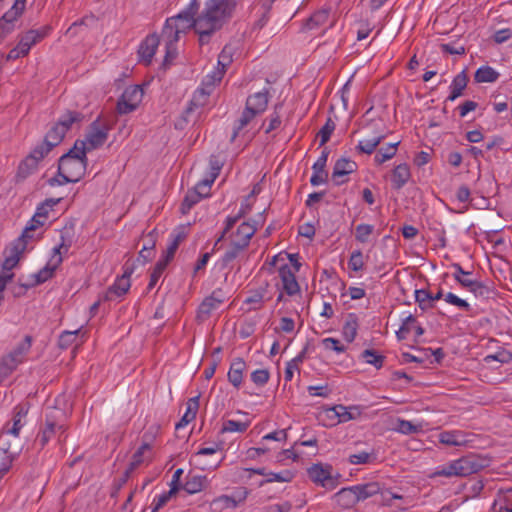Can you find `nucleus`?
<instances>
[{
  "instance_id": "1",
  "label": "nucleus",
  "mask_w": 512,
  "mask_h": 512,
  "mask_svg": "<svg viewBox=\"0 0 512 512\" xmlns=\"http://www.w3.org/2000/svg\"><path fill=\"white\" fill-rule=\"evenodd\" d=\"M232 8L233 3L229 0H208L204 10L195 17L199 3L192 0L184 11L166 20L159 39L165 45H175L181 33L193 28L199 35L200 45L208 44L212 34L229 21Z\"/></svg>"
},
{
  "instance_id": "2",
  "label": "nucleus",
  "mask_w": 512,
  "mask_h": 512,
  "mask_svg": "<svg viewBox=\"0 0 512 512\" xmlns=\"http://www.w3.org/2000/svg\"><path fill=\"white\" fill-rule=\"evenodd\" d=\"M224 74L223 69L217 68L211 74L204 77L201 87L195 91L188 107L183 112V119L185 122L189 121V116L195 108L203 107L207 103L208 97L212 93L215 85L220 83Z\"/></svg>"
},
{
  "instance_id": "3",
  "label": "nucleus",
  "mask_w": 512,
  "mask_h": 512,
  "mask_svg": "<svg viewBox=\"0 0 512 512\" xmlns=\"http://www.w3.org/2000/svg\"><path fill=\"white\" fill-rule=\"evenodd\" d=\"M113 122L108 119H102L98 117L88 127L85 139L83 140L88 147V150L92 151L105 144L108 139V133L112 129Z\"/></svg>"
},
{
  "instance_id": "4",
  "label": "nucleus",
  "mask_w": 512,
  "mask_h": 512,
  "mask_svg": "<svg viewBox=\"0 0 512 512\" xmlns=\"http://www.w3.org/2000/svg\"><path fill=\"white\" fill-rule=\"evenodd\" d=\"M87 161L71 159L69 154L60 157L58 171L65 174L64 182H78L85 174Z\"/></svg>"
},
{
  "instance_id": "5",
  "label": "nucleus",
  "mask_w": 512,
  "mask_h": 512,
  "mask_svg": "<svg viewBox=\"0 0 512 512\" xmlns=\"http://www.w3.org/2000/svg\"><path fill=\"white\" fill-rule=\"evenodd\" d=\"M143 89L139 85L127 87L117 101V112L128 114L137 109L143 98Z\"/></svg>"
},
{
  "instance_id": "6",
  "label": "nucleus",
  "mask_w": 512,
  "mask_h": 512,
  "mask_svg": "<svg viewBox=\"0 0 512 512\" xmlns=\"http://www.w3.org/2000/svg\"><path fill=\"white\" fill-rule=\"evenodd\" d=\"M134 271V263L126 262L124 265V273L118 277L114 284L108 288L106 293L103 295L105 301H112L117 297L125 295L130 286V276Z\"/></svg>"
},
{
  "instance_id": "7",
  "label": "nucleus",
  "mask_w": 512,
  "mask_h": 512,
  "mask_svg": "<svg viewBox=\"0 0 512 512\" xmlns=\"http://www.w3.org/2000/svg\"><path fill=\"white\" fill-rule=\"evenodd\" d=\"M460 477L477 473L489 465V459L478 454H468L456 460Z\"/></svg>"
},
{
  "instance_id": "8",
  "label": "nucleus",
  "mask_w": 512,
  "mask_h": 512,
  "mask_svg": "<svg viewBox=\"0 0 512 512\" xmlns=\"http://www.w3.org/2000/svg\"><path fill=\"white\" fill-rule=\"evenodd\" d=\"M210 189L211 188L207 186L206 182L199 181L196 186L189 190L184 197V200L181 204V212L183 214H187L190 209L201 199L209 196Z\"/></svg>"
},
{
  "instance_id": "9",
  "label": "nucleus",
  "mask_w": 512,
  "mask_h": 512,
  "mask_svg": "<svg viewBox=\"0 0 512 512\" xmlns=\"http://www.w3.org/2000/svg\"><path fill=\"white\" fill-rule=\"evenodd\" d=\"M27 248V244L22 239H16L11 245L5 249V259L2 264L3 270L10 271L20 261L21 255Z\"/></svg>"
},
{
  "instance_id": "10",
  "label": "nucleus",
  "mask_w": 512,
  "mask_h": 512,
  "mask_svg": "<svg viewBox=\"0 0 512 512\" xmlns=\"http://www.w3.org/2000/svg\"><path fill=\"white\" fill-rule=\"evenodd\" d=\"M455 281L463 288L468 289L477 298L489 299L495 296L494 289L483 282L474 279H461L458 277V274L455 275Z\"/></svg>"
},
{
  "instance_id": "11",
  "label": "nucleus",
  "mask_w": 512,
  "mask_h": 512,
  "mask_svg": "<svg viewBox=\"0 0 512 512\" xmlns=\"http://www.w3.org/2000/svg\"><path fill=\"white\" fill-rule=\"evenodd\" d=\"M332 467L330 465L314 464L308 469L309 478L323 487L333 488L335 481L331 476Z\"/></svg>"
},
{
  "instance_id": "12",
  "label": "nucleus",
  "mask_w": 512,
  "mask_h": 512,
  "mask_svg": "<svg viewBox=\"0 0 512 512\" xmlns=\"http://www.w3.org/2000/svg\"><path fill=\"white\" fill-rule=\"evenodd\" d=\"M356 169V162L347 158H340L336 161L334 165L331 179L335 185H342L347 181V179H345L344 177L355 172Z\"/></svg>"
},
{
  "instance_id": "13",
  "label": "nucleus",
  "mask_w": 512,
  "mask_h": 512,
  "mask_svg": "<svg viewBox=\"0 0 512 512\" xmlns=\"http://www.w3.org/2000/svg\"><path fill=\"white\" fill-rule=\"evenodd\" d=\"M279 277L282 281L283 290L287 295L293 296L300 291V286L295 277V271L292 270L289 264H281L278 268Z\"/></svg>"
},
{
  "instance_id": "14",
  "label": "nucleus",
  "mask_w": 512,
  "mask_h": 512,
  "mask_svg": "<svg viewBox=\"0 0 512 512\" xmlns=\"http://www.w3.org/2000/svg\"><path fill=\"white\" fill-rule=\"evenodd\" d=\"M373 135L359 142L356 149L360 153L364 154H372L376 147L381 143L382 140L385 139L386 135L383 133L381 129H379V125L377 123H373L372 125Z\"/></svg>"
},
{
  "instance_id": "15",
  "label": "nucleus",
  "mask_w": 512,
  "mask_h": 512,
  "mask_svg": "<svg viewBox=\"0 0 512 512\" xmlns=\"http://www.w3.org/2000/svg\"><path fill=\"white\" fill-rule=\"evenodd\" d=\"M159 43V36L152 34L147 36L145 40L140 44L138 55L140 60L144 62L145 65H149L151 63Z\"/></svg>"
},
{
  "instance_id": "16",
  "label": "nucleus",
  "mask_w": 512,
  "mask_h": 512,
  "mask_svg": "<svg viewBox=\"0 0 512 512\" xmlns=\"http://www.w3.org/2000/svg\"><path fill=\"white\" fill-rule=\"evenodd\" d=\"M357 501H365L368 498L373 497L376 494H380L384 497L385 491L379 482L371 481L363 484L354 485Z\"/></svg>"
},
{
  "instance_id": "17",
  "label": "nucleus",
  "mask_w": 512,
  "mask_h": 512,
  "mask_svg": "<svg viewBox=\"0 0 512 512\" xmlns=\"http://www.w3.org/2000/svg\"><path fill=\"white\" fill-rule=\"evenodd\" d=\"M268 102V90L257 92L247 98L245 108L253 112L255 115H259L267 109Z\"/></svg>"
},
{
  "instance_id": "18",
  "label": "nucleus",
  "mask_w": 512,
  "mask_h": 512,
  "mask_svg": "<svg viewBox=\"0 0 512 512\" xmlns=\"http://www.w3.org/2000/svg\"><path fill=\"white\" fill-rule=\"evenodd\" d=\"M49 30V27H44L42 30H29L23 34L18 43L20 48H23L22 53H29L31 47L41 41L47 35Z\"/></svg>"
},
{
  "instance_id": "19",
  "label": "nucleus",
  "mask_w": 512,
  "mask_h": 512,
  "mask_svg": "<svg viewBox=\"0 0 512 512\" xmlns=\"http://www.w3.org/2000/svg\"><path fill=\"white\" fill-rule=\"evenodd\" d=\"M334 501L343 509L354 507L358 503L354 486L344 487L339 490L334 495Z\"/></svg>"
},
{
  "instance_id": "20",
  "label": "nucleus",
  "mask_w": 512,
  "mask_h": 512,
  "mask_svg": "<svg viewBox=\"0 0 512 512\" xmlns=\"http://www.w3.org/2000/svg\"><path fill=\"white\" fill-rule=\"evenodd\" d=\"M256 232L255 226L248 222H243L240 224L234 234H232L231 238L235 242L239 243L244 248L249 246L250 240Z\"/></svg>"
},
{
  "instance_id": "21",
  "label": "nucleus",
  "mask_w": 512,
  "mask_h": 512,
  "mask_svg": "<svg viewBox=\"0 0 512 512\" xmlns=\"http://www.w3.org/2000/svg\"><path fill=\"white\" fill-rule=\"evenodd\" d=\"M29 410V404H19L14 408V415H13V425L11 428L7 430V434L13 435L14 437H18L21 428L23 427L24 423L22 420L26 417Z\"/></svg>"
},
{
  "instance_id": "22",
  "label": "nucleus",
  "mask_w": 512,
  "mask_h": 512,
  "mask_svg": "<svg viewBox=\"0 0 512 512\" xmlns=\"http://www.w3.org/2000/svg\"><path fill=\"white\" fill-rule=\"evenodd\" d=\"M246 368V363L242 358H236L232 361L230 369L228 371V381L236 388H239L242 379L243 372Z\"/></svg>"
},
{
  "instance_id": "23",
  "label": "nucleus",
  "mask_w": 512,
  "mask_h": 512,
  "mask_svg": "<svg viewBox=\"0 0 512 512\" xmlns=\"http://www.w3.org/2000/svg\"><path fill=\"white\" fill-rule=\"evenodd\" d=\"M208 485V479L204 475L188 474L183 489L189 494L202 491Z\"/></svg>"
},
{
  "instance_id": "24",
  "label": "nucleus",
  "mask_w": 512,
  "mask_h": 512,
  "mask_svg": "<svg viewBox=\"0 0 512 512\" xmlns=\"http://www.w3.org/2000/svg\"><path fill=\"white\" fill-rule=\"evenodd\" d=\"M410 169L405 163L397 165L392 172V186L400 190L410 179Z\"/></svg>"
},
{
  "instance_id": "25",
  "label": "nucleus",
  "mask_w": 512,
  "mask_h": 512,
  "mask_svg": "<svg viewBox=\"0 0 512 512\" xmlns=\"http://www.w3.org/2000/svg\"><path fill=\"white\" fill-rule=\"evenodd\" d=\"M151 446L149 443L144 442L133 454L131 462L127 468V474H131L135 469H137L141 464H143L146 460L150 459V456L147 455L150 452Z\"/></svg>"
},
{
  "instance_id": "26",
  "label": "nucleus",
  "mask_w": 512,
  "mask_h": 512,
  "mask_svg": "<svg viewBox=\"0 0 512 512\" xmlns=\"http://www.w3.org/2000/svg\"><path fill=\"white\" fill-rule=\"evenodd\" d=\"M56 268H57V266H54V264H52V265L50 263L47 264L38 273L32 275L33 280L31 282H29V283L21 282L20 283L21 288H23L24 290H27L30 287H33L35 285H38V284H41V283L47 281L48 279H50L53 276Z\"/></svg>"
},
{
  "instance_id": "27",
  "label": "nucleus",
  "mask_w": 512,
  "mask_h": 512,
  "mask_svg": "<svg viewBox=\"0 0 512 512\" xmlns=\"http://www.w3.org/2000/svg\"><path fill=\"white\" fill-rule=\"evenodd\" d=\"M467 83H468V76L465 71H462L458 75H456L452 81L451 86H450L451 93L447 99L450 101H454L459 96H461L463 90L467 86Z\"/></svg>"
},
{
  "instance_id": "28",
  "label": "nucleus",
  "mask_w": 512,
  "mask_h": 512,
  "mask_svg": "<svg viewBox=\"0 0 512 512\" xmlns=\"http://www.w3.org/2000/svg\"><path fill=\"white\" fill-rule=\"evenodd\" d=\"M0 438V479L6 474L12 466L15 451H11L10 447H5Z\"/></svg>"
},
{
  "instance_id": "29",
  "label": "nucleus",
  "mask_w": 512,
  "mask_h": 512,
  "mask_svg": "<svg viewBox=\"0 0 512 512\" xmlns=\"http://www.w3.org/2000/svg\"><path fill=\"white\" fill-rule=\"evenodd\" d=\"M45 222L46 219H41V213H35L18 239L24 240L27 244L30 239L34 238L33 232L44 226Z\"/></svg>"
},
{
  "instance_id": "30",
  "label": "nucleus",
  "mask_w": 512,
  "mask_h": 512,
  "mask_svg": "<svg viewBox=\"0 0 512 512\" xmlns=\"http://www.w3.org/2000/svg\"><path fill=\"white\" fill-rule=\"evenodd\" d=\"M56 424L53 420L47 418L45 421V427L38 433L36 442L40 445L41 448H43L50 439L55 435L56 433ZM62 426H58V429H62Z\"/></svg>"
},
{
  "instance_id": "31",
  "label": "nucleus",
  "mask_w": 512,
  "mask_h": 512,
  "mask_svg": "<svg viewBox=\"0 0 512 512\" xmlns=\"http://www.w3.org/2000/svg\"><path fill=\"white\" fill-rule=\"evenodd\" d=\"M83 119L84 115L81 112L67 110L63 115H61L57 124L63 128L65 133H67L73 124L80 123Z\"/></svg>"
},
{
  "instance_id": "32",
  "label": "nucleus",
  "mask_w": 512,
  "mask_h": 512,
  "mask_svg": "<svg viewBox=\"0 0 512 512\" xmlns=\"http://www.w3.org/2000/svg\"><path fill=\"white\" fill-rule=\"evenodd\" d=\"M499 73L490 66H481L475 72L474 79L477 83H493L499 78Z\"/></svg>"
},
{
  "instance_id": "33",
  "label": "nucleus",
  "mask_w": 512,
  "mask_h": 512,
  "mask_svg": "<svg viewBox=\"0 0 512 512\" xmlns=\"http://www.w3.org/2000/svg\"><path fill=\"white\" fill-rule=\"evenodd\" d=\"M358 319L355 314H349L343 326L342 334L346 341L352 342L358 330Z\"/></svg>"
},
{
  "instance_id": "34",
  "label": "nucleus",
  "mask_w": 512,
  "mask_h": 512,
  "mask_svg": "<svg viewBox=\"0 0 512 512\" xmlns=\"http://www.w3.org/2000/svg\"><path fill=\"white\" fill-rule=\"evenodd\" d=\"M219 306L218 299L208 296L199 305L197 317L201 320H205L210 316L211 312Z\"/></svg>"
},
{
  "instance_id": "35",
  "label": "nucleus",
  "mask_w": 512,
  "mask_h": 512,
  "mask_svg": "<svg viewBox=\"0 0 512 512\" xmlns=\"http://www.w3.org/2000/svg\"><path fill=\"white\" fill-rule=\"evenodd\" d=\"M21 362L10 353L0 361V382L12 373Z\"/></svg>"
},
{
  "instance_id": "36",
  "label": "nucleus",
  "mask_w": 512,
  "mask_h": 512,
  "mask_svg": "<svg viewBox=\"0 0 512 512\" xmlns=\"http://www.w3.org/2000/svg\"><path fill=\"white\" fill-rule=\"evenodd\" d=\"M63 128L57 123L47 132L44 138V142L52 149L61 143L65 136Z\"/></svg>"
},
{
  "instance_id": "37",
  "label": "nucleus",
  "mask_w": 512,
  "mask_h": 512,
  "mask_svg": "<svg viewBox=\"0 0 512 512\" xmlns=\"http://www.w3.org/2000/svg\"><path fill=\"white\" fill-rule=\"evenodd\" d=\"M209 167V176L201 180V182H206L207 186L211 188V185L213 184V182L215 181L223 167V162L217 156L211 155L209 159Z\"/></svg>"
},
{
  "instance_id": "38",
  "label": "nucleus",
  "mask_w": 512,
  "mask_h": 512,
  "mask_svg": "<svg viewBox=\"0 0 512 512\" xmlns=\"http://www.w3.org/2000/svg\"><path fill=\"white\" fill-rule=\"evenodd\" d=\"M246 248L241 246L239 243L235 242L231 239V244L228 250L224 253L221 263L222 266L225 267L230 264L233 260H235L241 252H243Z\"/></svg>"
},
{
  "instance_id": "39",
  "label": "nucleus",
  "mask_w": 512,
  "mask_h": 512,
  "mask_svg": "<svg viewBox=\"0 0 512 512\" xmlns=\"http://www.w3.org/2000/svg\"><path fill=\"white\" fill-rule=\"evenodd\" d=\"M328 17H329V10L328 9H321V10L315 12L306 21L305 26L309 30L317 28V27L325 24L328 21Z\"/></svg>"
},
{
  "instance_id": "40",
  "label": "nucleus",
  "mask_w": 512,
  "mask_h": 512,
  "mask_svg": "<svg viewBox=\"0 0 512 512\" xmlns=\"http://www.w3.org/2000/svg\"><path fill=\"white\" fill-rule=\"evenodd\" d=\"M439 441L442 444L450 446L462 445L465 440L462 437L461 432L458 431H445L439 435Z\"/></svg>"
},
{
  "instance_id": "41",
  "label": "nucleus",
  "mask_w": 512,
  "mask_h": 512,
  "mask_svg": "<svg viewBox=\"0 0 512 512\" xmlns=\"http://www.w3.org/2000/svg\"><path fill=\"white\" fill-rule=\"evenodd\" d=\"M399 143L400 142H395V143L389 144L385 148L379 149L374 158L375 162L377 164H382V163L386 162L387 160H390L391 158H393L397 152V147H398Z\"/></svg>"
},
{
  "instance_id": "42",
  "label": "nucleus",
  "mask_w": 512,
  "mask_h": 512,
  "mask_svg": "<svg viewBox=\"0 0 512 512\" xmlns=\"http://www.w3.org/2000/svg\"><path fill=\"white\" fill-rule=\"evenodd\" d=\"M361 358L368 364L373 365L375 368L380 369L383 366L385 357L378 354L376 350L366 349L361 353Z\"/></svg>"
},
{
  "instance_id": "43",
  "label": "nucleus",
  "mask_w": 512,
  "mask_h": 512,
  "mask_svg": "<svg viewBox=\"0 0 512 512\" xmlns=\"http://www.w3.org/2000/svg\"><path fill=\"white\" fill-rule=\"evenodd\" d=\"M88 151V147L83 140H76L74 146L66 154H69L71 159L85 160L88 162L86 156Z\"/></svg>"
},
{
  "instance_id": "44",
  "label": "nucleus",
  "mask_w": 512,
  "mask_h": 512,
  "mask_svg": "<svg viewBox=\"0 0 512 512\" xmlns=\"http://www.w3.org/2000/svg\"><path fill=\"white\" fill-rule=\"evenodd\" d=\"M256 115L251 112L250 110H248L247 108L244 109L241 117L239 118V120L237 121L235 127H234V130H233V133H232V136H231V142H233L236 137L238 136L239 132L245 127L247 126L251 120L255 117Z\"/></svg>"
},
{
  "instance_id": "45",
  "label": "nucleus",
  "mask_w": 512,
  "mask_h": 512,
  "mask_svg": "<svg viewBox=\"0 0 512 512\" xmlns=\"http://www.w3.org/2000/svg\"><path fill=\"white\" fill-rule=\"evenodd\" d=\"M395 430L397 432H400L405 435L415 434V433L422 431V425L414 424L408 420L398 419L397 426L395 427Z\"/></svg>"
},
{
  "instance_id": "46",
  "label": "nucleus",
  "mask_w": 512,
  "mask_h": 512,
  "mask_svg": "<svg viewBox=\"0 0 512 512\" xmlns=\"http://www.w3.org/2000/svg\"><path fill=\"white\" fill-rule=\"evenodd\" d=\"M249 425H250V421L240 422V421H236V420H226L223 422L220 432L221 433H226V432L243 433L248 429Z\"/></svg>"
},
{
  "instance_id": "47",
  "label": "nucleus",
  "mask_w": 512,
  "mask_h": 512,
  "mask_svg": "<svg viewBox=\"0 0 512 512\" xmlns=\"http://www.w3.org/2000/svg\"><path fill=\"white\" fill-rule=\"evenodd\" d=\"M374 232V226L371 224H359L355 228V238L360 243H367L369 237Z\"/></svg>"
},
{
  "instance_id": "48",
  "label": "nucleus",
  "mask_w": 512,
  "mask_h": 512,
  "mask_svg": "<svg viewBox=\"0 0 512 512\" xmlns=\"http://www.w3.org/2000/svg\"><path fill=\"white\" fill-rule=\"evenodd\" d=\"M293 478V474L289 470H285L280 473L270 472L267 479L262 480L259 483V486H264L267 483L271 482H290Z\"/></svg>"
},
{
  "instance_id": "49",
  "label": "nucleus",
  "mask_w": 512,
  "mask_h": 512,
  "mask_svg": "<svg viewBox=\"0 0 512 512\" xmlns=\"http://www.w3.org/2000/svg\"><path fill=\"white\" fill-rule=\"evenodd\" d=\"M335 127L336 125L334 121L329 117L325 125L318 132V136L320 137V146L325 145L329 141Z\"/></svg>"
},
{
  "instance_id": "50",
  "label": "nucleus",
  "mask_w": 512,
  "mask_h": 512,
  "mask_svg": "<svg viewBox=\"0 0 512 512\" xmlns=\"http://www.w3.org/2000/svg\"><path fill=\"white\" fill-rule=\"evenodd\" d=\"M38 163L32 159L29 155L19 164L18 175L25 178L36 170Z\"/></svg>"
},
{
  "instance_id": "51",
  "label": "nucleus",
  "mask_w": 512,
  "mask_h": 512,
  "mask_svg": "<svg viewBox=\"0 0 512 512\" xmlns=\"http://www.w3.org/2000/svg\"><path fill=\"white\" fill-rule=\"evenodd\" d=\"M70 248V243L65 242L64 235H61V243L53 249V257L51 262L54 266H58L62 263V253H66Z\"/></svg>"
},
{
  "instance_id": "52",
  "label": "nucleus",
  "mask_w": 512,
  "mask_h": 512,
  "mask_svg": "<svg viewBox=\"0 0 512 512\" xmlns=\"http://www.w3.org/2000/svg\"><path fill=\"white\" fill-rule=\"evenodd\" d=\"M79 331L80 329L62 332L58 341L59 347L62 349L70 347L76 341Z\"/></svg>"
},
{
  "instance_id": "53",
  "label": "nucleus",
  "mask_w": 512,
  "mask_h": 512,
  "mask_svg": "<svg viewBox=\"0 0 512 512\" xmlns=\"http://www.w3.org/2000/svg\"><path fill=\"white\" fill-rule=\"evenodd\" d=\"M348 267L355 272L361 271L363 269V254L360 250H355L351 253L350 259L348 261Z\"/></svg>"
},
{
  "instance_id": "54",
  "label": "nucleus",
  "mask_w": 512,
  "mask_h": 512,
  "mask_svg": "<svg viewBox=\"0 0 512 512\" xmlns=\"http://www.w3.org/2000/svg\"><path fill=\"white\" fill-rule=\"evenodd\" d=\"M415 323H416V318L413 315L407 316L403 320V323L400 326V329L396 333L398 339H400V340L405 339L407 334L411 331V329L414 328Z\"/></svg>"
},
{
  "instance_id": "55",
  "label": "nucleus",
  "mask_w": 512,
  "mask_h": 512,
  "mask_svg": "<svg viewBox=\"0 0 512 512\" xmlns=\"http://www.w3.org/2000/svg\"><path fill=\"white\" fill-rule=\"evenodd\" d=\"M444 300L451 305L457 306L463 311L468 312L471 309L470 304L466 300L459 298L451 292L444 296Z\"/></svg>"
},
{
  "instance_id": "56",
  "label": "nucleus",
  "mask_w": 512,
  "mask_h": 512,
  "mask_svg": "<svg viewBox=\"0 0 512 512\" xmlns=\"http://www.w3.org/2000/svg\"><path fill=\"white\" fill-rule=\"evenodd\" d=\"M167 265L164 264V261H158L150 275V281L148 284V290H151L155 287L157 281L161 277L162 273L166 269Z\"/></svg>"
},
{
  "instance_id": "57",
  "label": "nucleus",
  "mask_w": 512,
  "mask_h": 512,
  "mask_svg": "<svg viewBox=\"0 0 512 512\" xmlns=\"http://www.w3.org/2000/svg\"><path fill=\"white\" fill-rule=\"evenodd\" d=\"M232 62V48L229 46H225L218 57V69H223L224 71Z\"/></svg>"
},
{
  "instance_id": "58",
  "label": "nucleus",
  "mask_w": 512,
  "mask_h": 512,
  "mask_svg": "<svg viewBox=\"0 0 512 512\" xmlns=\"http://www.w3.org/2000/svg\"><path fill=\"white\" fill-rule=\"evenodd\" d=\"M458 469L459 468H458L457 462H456V460H454V461H451L450 463H448L447 465H445L444 467H442L440 470H437L435 472V475L444 476V477H452V476L460 477V473H459Z\"/></svg>"
},
{
  "instance_id": "59",
  "label": "nucleus",
  "mask_w": 512,
  "mask_h": 512,
  "mask_svg": "<svg viewBox=\"0 0 512 512\" xmlns=\"http://www.w3.org/2000/svg\"><path fill=\"white\" fill-rule=\"evenodd\" d=\"M31 347V337L26 336L25 339L17 345V347L10 352L15 358H18L20 362H22L23 355L30 349Z\"/></svg>"
},
{
  "instance_id": "60",
  "label": "nucleus",
  "mask_w": 512,
  "mask_h": 512,
  "mask_svg": "<svg viewBox=\"0 0 512 512\" xmlns=\"http://www.w3.org/2000/svg\"><path fill=\"white\" fill-rule=\"evenodd\" d=\"M61 198L58 199H46L44 202H42L36 209L35 213H41V219L48 218L49 210L52 209L55 205H57L60 202Z\"/></svg>"
},
{
  "instance_id": "61",
  "label": "nucleus",
  "mask_w": 512,
  "mask_h": 512,
  "mask_svg": "<svg viewBox=\"0 0 512 512\" xmlns=\"http://www.w3.org/2000/svg\"><path fill=\"white\" fill-rule=\"evenodd\" d=\"M52 150L44 141L42 144L37 145L29 154V156L39 163L50 151Z\"/></svg>"
},
{
  "instance_id": "62",
  "label": "nucleus",
  "mask_w": 512,
  "mask_h": 512,
  "mask_svg": "<svg viewBox=\"0 0 512 512\" xmlns=\"http://www.w3.org/2000/svg\"><path fill=\"white\" fill-rule=\"evenodd\" d=\"M372 459H374V455L372 453H368L365 451L356 454H351L349 456V462L353 465L367 464L370 463Z\"/></svg>"
},
{
  "instance_id": "63",
  "label": "nucleus",
  "mask_w": 512,
  "mask_h": 512,
  "mask_svg": "<svg viewBox=\"0 0 512 512\" xmlns=\"http://www.w3.org/2000/svg\"><path fill=\"white\" fill-rule=\"evenodd\" d=\"M270 378L269 371L267 369H258L251 373V380L258 386L265 385Z\"/></svg>"
},
{
  "instance_id": "64",
  "label": "nucleus",
  "mask_w": 512,
  "mask_h": 512,
  "mask_svg": "<svg viewBox=\"0 0 512 512\" xmlns=\"http://www.w3.org/2000/svg\"><path fill=\"white\" fill-rule=\"evenodd\" d=\"M330 150L325 147L320 155V157L317 159V161L313 164V171L316 172H327L325 170L327 159L329 156Z\"/></svg>"
}]
</instances>
